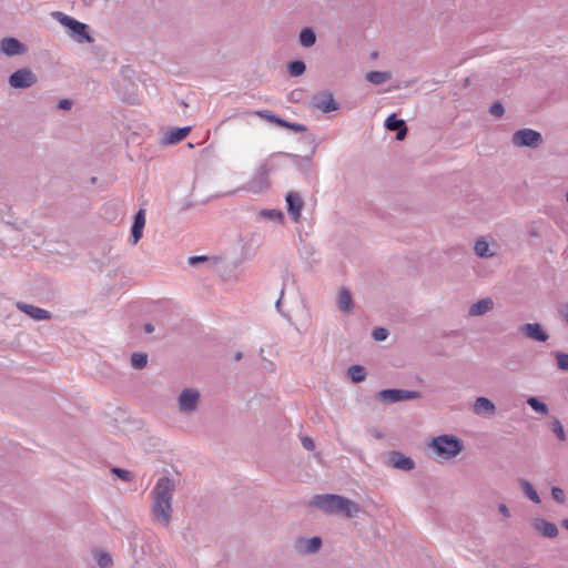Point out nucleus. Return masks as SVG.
Returning a JSON list of instances; mask_svg holds the SVG:
<instances>
[{
    "label": "nucleus",
    "instance_id": "41",
    "mask_svg": "<svg viewBox=\"0 0 568 568\" xmlns=\"http://www.w3.org/2000/svg\"><path fill=\"white\" fill-rule=\"evenodd\" d=\"M97 562L100 568H110L113 565L112 557L108 552H100Z\"/></svg>",
    "mask_w": 568,
    "mask_h": 568
},
{
    "label": "nucleus",
    "instance_id": "34",
    "mask_svg": "<svg viewBox=\"0 0 568 568\" xmlns=\"http://www.w3.org/2000/svg\"><path fill=\"white\" fill-rule=\"evenodd\" d=\"M405 121L398 119L395 113L388 115L385 120L384 126L388 131H397L400 126H404Z\"/></svg>",
    "mask_w": 568,
    "mask_h": 568
},
{
    "label": "nucleus",
    "instance_id": "31",
    "mask_svg": "<svg viewBox=\"0 0 568 568\" xmlns=\"http://www.w3.org/2000/svg\"><path fill=\"white\" fill-rule=\"evenodd\" d=\"M287 72L292 77H300L306 71V64L302 60H293L287 63Z\"/></svg>",
    "mask_w": 568,
    "mask_h": 568
},
{
    "label": "nucleus",
    "instance_id": "9",
    "mask_svg": "<svg viewBox=\"0 0 568 568\" xmlns=\"http://www.w3.org/2000/svg\"><path fill=\"white\" fill-rule=\"evenodd\" d=\"M38 82L37 74L30 68H20L8 78L12 89H29Z\"/></svg>",
    "mask_w": 568,
    "mask_h": 568
},
{
    "label": "nucleus",
    "instance_id": "32",
    "mask_svg": "<svg viewBox=\"0 0 568 568\" xmlns=\"http://www.w3.org/2000/svg\"><path fill=\"white\" fill-rule=\"evenodd\" d=\"M527 404L529 405V407L538 413V414H541V415H547L549 413V408H548V405L544 402H541L539 398L537 397H528L527 398Z\"/></svg>",
    "mask_w": 568,
    "mask_h": 568
},
{
    "label": "nucleus",
    "instance_id": "48",
    "mask_svg": "<svg viewBox=\"0 0 568 568\" xmlns=\"http://www.w3.org/2000/svg\"><path fill=\"white\" fill-rule=\"evenodd\" d=\"M407 132H408V128H407V124L406 122L404 123V126H400L397 131H396V140L397 141H403L406 136H407Z\"/></svg>",
    "mask_w": 568,
    "mask_h": 568
},
{
    "label": "nucleus",
    "instance_id": "21",
    "mask_svg": "<svg viewBox=\"0 0 568 568\" xmlns=\"http://www.w3.org/2000/svg\"><path fill=\"white\" fill-rule=\"evenodd\" d=\"M144 225H145V210L140 209L134 214L133 224L131 226L130 239H131L132 244H136L141 240L142 235H143Z\"/></svg>",
    "mask_w": 568,
    "mask_h": 568
},
{
    "label": "nucleus",
    "instance_id": "20",
    "mask_svg": "<svg viewBox=\"0 0 568 568\" xmlns=\"http://www.w3.org/2000/svg\"><path fill=\"white\" fill-rule=\"evenodd\" d=\"M388 463L393 468L409 471L415 468V462L400 452H390Z\"/></svg>",
    "mask_w": 568,
    "mask_h": 568
},
{
    "label": "nucleus",
    "instance_id": "46",
    "mask_svg": "<svg viewBox=\"0 0 568 568\" xmlns=\"http://www.w3.org/2000/svg\"><path fill=\"white\" fill-rule=\"evenodd\" d=\"M301 442L306 450H313L315 448V443L311 437L304 436Z\"/></svg>",
    "mask_w": 568,
    "mask_h": 568
},
{
    "label": "nucleus",
    "instance_id": "35",
    "mask_svg": "<svg viewBox=\"0 0 568 568\" xmlns=\"http://www.w3.org/2000/svg\"><path fill=\"white\" fill-rule=\"evenodd\" d=\"M260 216L265 217L271 221H275V222H283V220H284L283 212L280 210H274V209L262 210L260 212Z\"/></svg>",
    "mask_w": 568,
    "mask_h": 568
},
{
    "label": "nucleus",
    "instance_id": "52",
    "mask_svg": "<svg viewBox=\"0 0 568 568\" xmlns=\"http://www.w3.org/2000/svg\"><path fill=\"white\" fill-rule=\"evenodd\" d=\"M506 367L511 371V372H515L517 369V364L511 362V361H508L507 364H506Z\"/></svg>",
    "mask_w": 568,
    "mask_h": 568
},
{
    "label": "nucleus",
    "instance_id": "49",
    "mask_svg": "<svg viewBox=\"0 0 568 568\" xmlns=\"http://www.w3.org/2000/svg\"><path fill=\"white\" fill-rule=\"evenodd\" d=\"M498 510L503 516H505L507 518L510 517V510L505 504H499Z\"/></svg>",
    "mask_w": 568,
    "mask_h": 568
},
{
    "label": "nucleus",
    "instance_id": "1",
    "mask_svg": "<svg viewBox=\"0 0 568 568\" xmlns=\"http://www.w3.org/2000/svg\"><path fill=\"white\" fill-rule=\"evenodd\" d=\"M175 490V481L169 476L158 479L152 494V515L163 526H169L172 518V499Z\"/></svg>",
    "mask_w": 568,
    "mask_h": 568
},
{
    "label": "nucleus",
    "instance_id": "22",
    "mask_svg": "<svg viewBox=\"0 0 568 568\" xmlns=\"http://www.w3.org/2000/svg\"><path fill=\"white\" fill-rule=\"evenodd\" d=\"M281 128L292 130L294 132L303 133L301 140L312 146L315 143V136L308 131L307 126L302 123L290 122L283 119L281 122Z\"/></svg>",
    "mask_w": 568,
    "mask_h": 568
},
{
    "label": "nucleus",
    "instance_id": "8",
    "mask_svg": "<svg viewBox=\"0 0 568 568\" xmlns=\"http://www.w3.org/2000/svg\"><path fill=\"white\" fill-rule=\"evenodd\" d=\"M422 394L417 390H407L399 388H386L377 393V398L385 404H394L404 400L420 398Z\"/></svg>",
    "mask_w": 568,
    "mask_h": 568
},
{
    "label": "nucleus",
    "instance_id": "33",
    "mask_svg": "<svg viewBox=\"0 0 568 568\" xmlns=\"http://www.w3.org/2000/svg\"><path fill=\"white\" fill-rule=\"evenodd\" d=\"M148 365V354L146 353H133L131 355V366L134 369H143Z\"/></svg>",
    "mask_w": 568,
    "mask_h": 568
},
{
    "label": "nucleus",
    "instance_id": "17",
    "mask_svg": "<svg viewBox=\"0 0 568 568\" xmlns=\"http://www.w3.org/2000/svg\"><path fill=\"white\" fill-rule=\"evenodd\" d=\"M316 148L317 145L314 144L311 149V153L306 156H298L296 154H293V153H287V152H278L280 153V156H287V158H292L295 160V164H296V168L306 176H310L311 175V165H312V156L314 155L315 151H316Z\"/></svg>",
    "mask_w": 568,
    "mask_h": 568
},
{
    "label": "nucleus",
    "instance_id": "19",
    "mask_svg": "<svg viewBox=\"0 0 568 568\" xmlns=\"http://www.w3.org/2000/svg\"><path fill=\"white\" fill-rule=\"evenodd\" d=\"M17 308L36 321H47L52 317V314L49 311L24 302H18Z\"/></svg>",
    "mask_w": 568,
    "mask_h": 568
},
{
    "label": "nucleus",
    "instance_id": "37",
    "mask_svg": "<svg viewBox=\"0 0 568 568\" xmlns=\"http://www.w3.org/2000/svg\"><path fill=\"white\" fill-rule=\"evenodd\" d=\"M549 426H550L551 432L556 435V437L559 440H561V442L566 440V433H565L564 426L558 418H554L550 422Z\"/></svg>",
    "mask_w": 568,
    "mask_h": 568
},
{
    "label": "nucleus",
    "instance_id": "23",
    "mask_svg": "<svg viewBox=\"0 0 568 568\" xmlns=\"http://www.w3.org/2000/svg\"><path fill=\"white\" fill-rule=\"evenodd\" d=\"M191 132V126L172 128L170 129L162 140L165 145L175 144L181 142Z\"/></svg>",
    "mask_w": 568,
    "mask_h": 568
},
{
    "label": "nucleus",
    "instance_id": "3",
    "mask_svg": "<svg viewBox=\"0 0 568 568\" xmlns=\"http://www.w3.org/2000/svg\"><path fill=\"white\" fill-rule=\"evenodd\" d=\"M136 72L131 65H122L119 77L112 81V85L120 99L131 105L139 104Z\"/></svg>",
    "mask_w": 568,
    "mask_h": 568
},
{
    "label": "nucleus",
    "instance_id": "4",
    "mask_svg": "<svg viewBox=\"0 0 568 568\" xmlns=\"http://www.w3.org/2000/svg\"><path fill=\"white\" fill-rule=\"evenodd\" d=\"M51 17L69 31V36L78 43H92L90 27L63 12L53 11Z\"/></svg>",
    "mask_w": 568,
    "mask_h": 568
},
{
    "label": "nucleus",
    "instance_id": "28",
    "mask_svg": "<svg viewBox=\"0 0 568 568\" xmlns=\"http://www.w3.org/2000/svg\"><path fill=\"white\" fill-rule=\"evenodd\" d=\"M518 484H519L523 493L529 500H531L535 504H540L541 500H540L538 493L536 491L534 486L528 480L520 478V479H518Z\"/></svg>",
    "mask_w": 568,
    "mask_h": 568
},
{
    "label": "nucleus",
    "instance_id": "16",
    "mask_svg": "<svg viewBox=\"0 0 568 568\" xmlns=\"http://www.w3.org/2000/svg\"><path fill=\"white\" fill-rule=\"evenodd\" d=\"M287 213L294 222H298L301 212L304 206V201L298 192L291 191L286 194Z\"/></svg>",
    "mask_w": 568,
    "mask_h": 568
},
{
    "label": "nucleus",
    "instance_id": "38",
    "mask_svg": "<svg viewBox=\"0 0 568 568\" xmlns=\"http://www.w3.org/2000/svg\"><path fill=\"white\" fill-rule=\"evenodd\" d=\"M255 114L262 119L267 120L271 123L278 125V126H281V122L283 121V119L281 116L274 114L270 110H260V111H256Z\"/></svg>",
    "mask_w": 568,
    "mask_h": 568
},
{
    "label": "nucleus",
    "instance_id": "2",
    "mask_svg": "<svg viewBox=\"0 0 568 568\" xmlns=\"http://www.w3.org/2000/svg\"><path fill=\"white\" fill-rule=\"evenodd\" d=\"M308 505L327 515H343L346 518H354L362 511L357 503L335 494L314 495Z\"/></svg>",
    "mask_w": 568,
    "mask_h": 568
},
{
    "label": "nucleus",
    "instance_id": "39",
    "mask_svg": "<svg viewBox=\"0 0 568 568\" xmlns=\"http://www.w3.org/2000/svg\"><path fill=\"white\" fill-rule=\"evenodd\" d=\"M111 473L115 475L118 478H120L123 481H132L134 479V475L132 471L120 468V467H112Z\"/></svg>",
    "mask_w": 568,
    "mask_h": 568
},
{
    "label": "nucleus",
    "instance_id": "45",
    "mask_svg": "<svg viewBox=\"0 0 568 568\" xmlns=\"http://www.w3.org/2000/svg\"><path fill=\"white\" fill-rule=\"evenodd\" d=\"M551 496L559 504H564L566 501L565 491L560 487H552Z\"/></svg>",
    "mask_w": 568,
    "mask_h": 568
},
{
    "label": "nucleus",
    "instance_id": "27",
    "mask_svg": "<svg viewBox=\"0 0 568 568\" xmlns=\"http://www.w3.org/2000/svg\"><path fill=\"white\" fill-rule=\"evenodd\" d=\"M298 41L302 47L311 48L316 42V33L313 28H303L298 34Z\"/></svg>",
    "mask_w": 568,
    "mask_h": 568
},
{
    "label": "nucleus",
    "instance_id": "54",
    "mask_svg": "<svg viewBox=\"0 0 568 568\" xmlns=\"http://www.w3.org/2000/svg\"><path fill=\"white\" fill-rule=\"evenodd\" d=\"M561 526L568 530V519L561 520Z\"/></svg>",
    "mask_w": 568,
    "mask_h": 568
},
{
    "label": "nucleus",
    "instance_id": "42",
    "mask_svg": "<svg viewBox=\"0 0 568 568\" xmlns=\"http://www.w3.org/2000/svg\"><path fill=\"white\" fill-rule=\"evenodd\" d=\"M91 53L99 60V61H104L108 57V50L101 45V44H98V45H92L91 48Z\"/></svg>",
    "mask_w": 568,
    "mask_h": 568
},
{
    "label": "nucleus",
    "instance_id": "47",
    "mask_svg": "<svg viewBox=\"0 0 568 568\" xmlns=\"http://www.w3.org/2000/svg\"><path fill=\"white\" fill-rule=\"evenodd\" d=\"M72 100L70 99H61L58 104H57V108L60 109V110H70L72 108Z\"/></svg>",
    "mask_w": 568,
    "mask_h": 568
},
{
    "label": "nucleus",
    "instance_id": "18",
    "mask_svg": "<svg viewBox=\"0 0 568 568\" xmlns=\"http://www.w3.org/2000/svg\"><path fill=\"white\" fill-rule=\"evenodd\" d=\"M531 527L540 534L542 537L546 538H556L559 534L558 527L556 524L548 521L545 518H535L531 521Z\"/></svg>",
    "mask_w": 568,
    "mask_h": 568
},
{
    "label": "nucleus",
    "instance_id": "40",
    "mask_svg": "<svg viewBox=\"0 0 568 568\" xmlns=\"http://www.w3.org/2000/svg\"><path fill=\"white\" fill-rule=\"evenodd\" d=\"M554 356L556 358L558 369L568 372V354L557 351L554 353Z\"/></svg>",
    "mask_w": 568,
    "mask_h": 568
},
{
    "label": "nucleus",
    "instance_id": "13",
    "mask_svg": "<svg viewBox=\"0 0 568 568\" xmlns=\"http://www.w3.org/2000/svg\"><path fill=\"white\" fill-rule=\"evenodd\" d=\"M518 331L525 337L536 342L545 343L549 338V334L540 323H526L519 326Z\"/></svg>",
    "mask_w": 568,
    "mask_h": 568
},
{
    "label": "nucleus",
    "instance_id": "24",
    "mask_svg": "<svg viewBox=\"0 0 568 568\" xmlns=\"http://www.w3.org/2000/svg\"><path fill=\"white\" fill-rule=\"evenodd\" d=\"M494 308V301L485 297L471 304L468 310L469 316H481Z\"/></svg>",
    "mask_w": 568,
    "mask_h": 568
},
{
    "label": "nucleus",
    "instance_id": "36",
    "mask_svg": "<svg viewBox=\"0 0 568 568\" xmlns=\"http://www.w3.org/2000/svg\"><path fill=\"white\" fill-rule=\"evenodd\" d=\"M474 250L476 255H478L479 257H488L493 255L491 253H489V245L485 240H477L475 242Z\"/></svg>",
    "mask_w": 568,
    "mask_h": 568
},
{
    "label": "nucleus",
    "instance_id": "10",
    "mask_svg": "<svg viewBox=\"0 0 568 568\" xmlns=\"http://www.w3.org/2000/svg\"><path fill=\"white\" fill-rule=\"evenodd\" d=\"M200 403V393L194 388L183 389L178 398L179 410L182 414H193L196 412Z\"/></svg>",
    "mask_w": 568,
    "mask_h": 568
},
{
    "label": "nucleus",
    "instance_id": "12",
    "mask_svg": "<svg viewBox=\"0 0 568 568\" xmlns=\"http://www.w3.org/2000/svg\"><path fill=\"white\" fill-rule=\"evenodd\" d=\"M0 52L7 57L22 55L28 47L14 37H7L0 40Z\"/></svg>",
    "mask_w": 568,
    "mask_h": 568
},
{
    "label": "nucleus",
    "instance_id": "11",
    "mask_svg": "<svg viewBox=\"0 0 568 568\" xmlns=\"http://www.w3.org/2000/svg\"><path fill=\"white\" fill-rule=\"evenodd\" d=\"M311 105L324 113H329L339 109V103L334 100L333 93L328 90L315 93L311 99Z\"/></svg>",
    "mask_w": 568,
    "mask_h": 568
},
{
    "label": "nucleus",
    "instance_id": "7",
    "mask_svg": "<svg viewBox=\"0 0 568 568\" xmlns=\"http://www.w3.org/2000/svg\"><path fill=\"white\" fill-rule=\"evenodd\" d=\"M511 142L518 148L537 149L542 144L544 138L540 132L525 128L513 134Z\"/></svg>",
    "mask_w": 568,
    "mask_h": 568
},
{
    "label": "nucleus",
    "instance_id": "43",
    "mask_svg": "<svg viewBox=\"0 0 568 568\" xmlns=\"http://www.w3.org/2000/svg\"><path fill=\"white\" fill-rule=\"evenodd\" d=\"M388 336L389 331L385 327H376L372 331V337L377 342L385 341Z\"/></svg>",
    "mask_w": 568,
    "mask_h": 568
},
{
    "label": "nucleus",
    "instance_id": "53",
    "mask_svg": "<svg viewBox=\"0 0 568 568\" xmlns=\"http://www.w3.org/2000/svg\"><path fill=\"white\" fill-rule=\"evenodd\" d=\"M242 357H243L242 352H236V353L234 354V359H235V361H241V359H242Z\"/></svg>",
    "mask_w": 568,
    "mask_h": 568
},
{
    "label": "nucleus",
    "instance_id": "15",
    "mask_svg": "<svg viewBox=\"0 0 568 568\" xmlns=\"http://www.w3.org/2000/svg\"><path fill=\"white\" fill-rule=\"evenodd\" d=\"M187 263L190 266H197L202 263H206L210 268L224 275L225 266L224 261L221 257H210L207 255H194L189 257Z\"/></svg>",
    "mask_w": 568,
    "mask_h": 568
},
{
    "label": "nucleus",
    "instance_id": "44",
    "mask_svg": "<svg viewBox=\"0 0 568 568\" xmlns=\"http://www.w3.org/2000/svg\"><path fill=\"white\" fill-rule=\"evenodd\" d=\"M489 113L496 118H501L505 113V109L501 102H494L489 108Z\"/></svg>",
    "mask_w": 568,
    "mask_h": 568
},
{
    "label": "nucleus",
    "instance_id": "56",
    "mask_svg": "<svg viewBox=\"0 0 568 568\" xmlns=\"http://www.w3.org/2000/svg\"><path fill=\"white\" fill-rule=\"evenodd\" d=\"M85 4H89L92 2V0H83Z\"/></svg>",
    "mask_w": 568,
    "mask_h": 568
},
{
    "label": "nucleus",
    "instance_id": "25",
    "mask_svg": "<svg viewBox=\"0 0 568 568\" xmlns=\"http://www.w3.org/2000/svg\"><path fill=\"white\" fill-rule=\"evenodd\" d=\"M495 410H496V406L493 403V400H490L489 398L484 397V396H480V397L476 398L475 404H474V413L475 414H477V415H483V414H490V415H493L495 413Z\"/></svg>",
    "mask_w": 568,
    "mask_h": 568
},
{
    "label": "nucleus",
    "instance_id": "30",
    "mask_svg": "<svg viewBox=\"0 0 568 568\" xmlns=\"http://www.w3.org/2000/svg\"><path fill=\"white\" fill-rule=\"evenodd\" d=\"M347 376L353 383H362L366 378V369L362 365H352L347 369Z\"/></svg>",
    "mask_w": 568,
    "mask_h": 568
},
{
    "label": "nucleus",
    "instance_id": "51",
    "mask_svg": "<svg viewBox=\"0 0 568 568\" xmlns=\"http://www.w3.org/2000/svg\"><path fill=\"white\" fill-rule=\"evenodd\" d=\"M154 325L151 324V323H145L144 326H143V331L146 333V334H151L154 332Z\"/></svg>",
    "mask_w": 568,
    "mask_h": 568
},
{
    "label": "nucleus",
    "instance_id": "50",
    "mask_svg": "<svg viewBox=\"0 0 568 568\" xmlns=\"http://www.w3.org/2000/svg\"><path fill=\"white\" fill-rule=\"evenodd\" d=\"M283 296H284V287L281 290L280 298L276 301V304H275L276 310H277L282 315H284V314L282 313V310H281V305H282V298H283Z\"/></svg>",
    "mask_w": 568,
    "mask_h": 568
},
{
    "label": "nucleus",
    "instance_id": "5",
    "mask_svg": "<svg viewBox=\"0 0 568 568\" xmlns=\"http://www.w3.org/2000/svg\"><path fill=\"white\" fill-rule=\"evenodd\" d=\"M429 447L443 459H452L464 449V443L454 435H440L432 439Z\"/></svg>",
    "mask_w": 568,
    "mask_h": 568
},
{
    "label": "nucleus",
    "instance_id": "29",
    "mask_svg": "<svg viewBox=\"0 0 568 568\" xmlns=\"http://www.w3.org/2000/svg\"><path fill=\"white\" fill-rule=\"evenodd\" d=\"M392 78V73L387 71H369L366 73V80L375 85L385 83Z\"/></svg>",
    "mask_w": 568,
    "mask_h": 568
},
{
    "label": "nucleus",
    "instance_id": "55",
    "mask_svg": "<svg viewBox=\"0 0 568 568\" xmlns=\"http://www.w3.org/2000/svg\"><path fill=\"white\" fill-rule=\"evenodd\" d=\"M564 318H565L566 323L568 324V304L566 305V312L564 314Z\"/></svg>",
    "mask_w": 568,
    "mask_h": 568
},
{
    "label": "nucleus",
    "instance_id": "6",
    "mask_svg": "<svg viewBox=\"0 0 568 568\" xmlns=\"http://www.w3.org/2000/svg\"><path fill=\"white\" fill-rule=\"evenodd\" d=\"M280 153L271 154L257 169L254 178L250 182V190L261 192L270 186L268 175L277 169L275 159Z\"/></svg>",
    "mask_w": 568,
    "mask_h": 568
},
{
    "label": "nucleus",
    "instance_id": "14",
    "mask_svg": "<svg viewBox=\"0 0 568 568\" xmlns=\"http://www.w3.org/2000/svg\"><path fill=\"white\" fill-rule=\"evenodd\" d=\"M323 545L321 537L314 536L312 538L300 537L294 542V549L302 555L316 554Z\"/></svg>",
    "mask_w": 568,
    "mask_h": 568
},
{
    "label": "nucleus",
    "instance_id": "26",
    "mask_svg": "<svg viewBox=\"0 0 568 568\" xmlns=\"http://www.w3.org/2000/svg\"><path fill=\"white\" fill-rule=\"evenodd\" d=\"M337 304H338V308L341 312H343V313L352 312L354 303H353V297H352L351 291L348 288L343 287L339 291Z\"/></svg>",
    "mask_w": 568,
    "mask_h": 568
}]
</instances>
